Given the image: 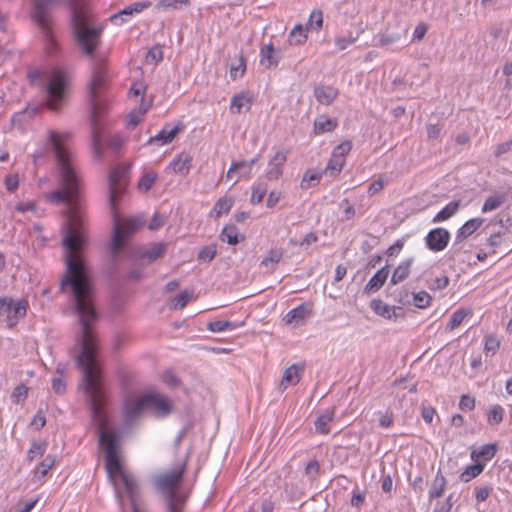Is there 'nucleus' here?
I'll list each match as a JSON object with an SVG mask.
<instances>
[{"mask_svg":"<svg viewBox=\"0 0 512 512\" xmlns=\"http://www.w3.org/2000/svg\"><path fill=\"white\" fill-rule=\"evenodd\" d=\"M66 270L60 282V291H70L81 326L78 342L80 353L75 357L76 365L83 373V385L89 397L91 414L97 423L99 444L105 451V466L111 478L118 475L125 487V495L131 512H148L144 505L136 479L125 472L118 455L119 434L108 426L104 413L105 394L101 387V367L97 360V338L93 324L97 312L93 301V286L86 263H65ZM115 494L122 512H128L123 494L115 487Z\"/></svg>","mask_w":512,"mask_h":512,"instance_id":"nucleus-1","label":"nucleus"},{"mask_svg":"<svg viewBox=\"0 0 512 512\" xmlns=\"http://www.w3.org/2000/svg\"><path fill=\"white\" fill-rule=\"evenodd\" d=\"M68 3L76 44L85 55L93 57L101 43L103 27L96 24L94 16L86 10L80 0H68Z\"/></svg>","mask_w":512,"mask_h":512,"instance_id":"nucleus-2","label":"nucleus"},{"mask_svg":"<svg viewBox=\"0 0 512 512\" xmlns=\"http://www.w3.org/2000/svg\"><path fill=\"white\" fill-rule=\"evenodd\" d=\"M105 66L98 63L94 66L92 79L89 83L88 97L91 105V129H92V149L96 157H100L101 148V116L105 113L106 106L96 97L99 90L105 85Z\"/></svg>","mask_w":512,"mask_h":512,"instance_id":"nucleus-3","label":"nucleus"},{"mask_svg":"<svg viewBox=\"0 0 512 512\" xmlns=\"http://www.w3.org/2000/svg\"><path fill=\"white\" fill-rule=\"evenodd\" d=\"M59 2L60 0H32L33 8L31 17L41 29L49 51L56 46L52 32L53 18L50 10Z\"/></svg>","mask_w":512,"mask_h":512,"instance_id":"nucleus-4","label":"nucleus"},{"mask_svg":"<svg viewBox=\"0 0 512 512\" xmlns=\"http://www.w3.org/2000/svg\"><path fill=\"white\" fill-rule=\"evenodd\" d=\"M186 463L183 462L174 467L171 471L159 474L154 477L155 487L167 496V506L172 503L185 501V497L176 493L175 488L182 480Z\"/></svg>","mask_w":512,"mask_h":512,"instance_id":"nucleus-5","label":"nucleus"},{"mask_svg":"<svg viewBox=\"0 0 512 512\" xmlns=\"http://www.w3.org/2000/svg\"><path fill=\"white\" fill-rule=\"evenodd\" d=\"M45 90L47 93V107L52 111H58L67 97L68 80L65 73L54 69L47 77Z\"/></svg>","mask_w":512,"mask_h":512,"instance_id":"nucleus-6","label":"nucleus"},{"mask_svg":"<svg viewBox=\"0 0 512 512\" xmlns=\"http://www.w3.org/2000/svg\"><path fill=\"white\" fill-rule=\"evenodd\" d=\"M114 220L115 225L111 242V253L113 256H116L125 246V237L137 231L144 224V220L140 217H133L121 222L116 214L114 215Z\"/></svg>","mask_w":512,"mask_h":512,"instance_id":"nucleus-7","label":"nucleus"},{"mask_svg":"<svg viewBox=\"0 0 512 512\" xmlns=\"http://www.w3.org/2000/svg\"><path fill=\"white\" fill-rule=\"evenodd\" d=\"M129 172V166L119 165L115 167L109 175V202L111 209L115 211L116 201L124 193V179Z\"/></svg>","mask_w":512,"mask_h":512,"instance_id":"nucleus-8","label":"nucleus"},{"mask_svg":"<svg viewBox=\"0 0 512 512\" xmlns=\"http://www.w3.org/2000/svg\"><path fill=\"white\" fill-rule=\"evenodd\" d=\"M146 409L147 408L144 400V395L137 398L126 399L123 408V417L125 425L127 427H132L133 425H135L142 416L144 410Z\"/></svg>","mask_w":512,"mask_h":512,"instance_id":"nucleus-9","label":"nucleus"},{"mask_svg":"<svg viewBox=\"0 0 512 512\" xmlns=\"http://www.w3.org/2000/svg\"><path fill=\"white\" fill-rule=\"evenodd\" d=\"M147 410H152L158 417H165L172 411L171 401L159 393L144 395Z\"/></svg>","mask_w":512,"mask_h":512,"instance_id":"nucleus-10","label":"nucleus"},{"mask_svg":"<svg viewBox=\"0 0 512 512\" xmlns=\"http://www.w3.org/2000/svg\"><path fill=\"white\" fill-rule=\"evenodd\" d=\"M450 240V233L445 228L432 229L426 236L427 247L434 252L444 250Z\"/></svg>","mask_w":512,"mask_h":512,"instance_id":"nucleus-11","label":"nucleus"},{"mask_svg":"<svg viewBox=\"0 0 512 512\" xmlns=\"http://www.w3.org/2000/svg\"><path fill=\"white\" fill-rule=\"evenodd\" d=\"M288 150H279L275 156L270 160V168L266 172V178L268 180H277L283 174V166L287 161Z\"/></svg>","mask_w":512,"mask_h":512,"instance_id":"nucleus-12","label":"nucleus"},{"mask_svg":"<svg viewBox=\"0 0 512 512\" xmlns=\"http://www.w3.org/2000/svg\"><path fill=\"white\" fill-rule=\"evenodd\" d=\"M314 96L322 105H330L338 96V90L332 86L318 85L314 88Z\"/></svg>","mask_w":512,"mask_h":512,"instance_id":"nucleus-13","label":"nucleus"},{"mask_svg":"<svg viewBox=\"0 0 512 512\" xmlns=\"http://www.w3.org/2000/svg\"><path fill=\"white\" fill-rule=\"evenodd\" d=\"M389 275L388 266H384L380 270L376 272L375 275L368 281L366 286L364 287L363 292L365 294H371L372 292L378 291L386 282Z\"/></svg>","mask_w":512,"mask_h":512,"instance_id":"nucleus-14","label":"nucleus"},{"mask_svg":"<svg viewBox=\"0 0 512 512\" xmlns=\"http://www.w3.org/2000/svg\"><path fill=\"white\" fill-rule=\"evenodd\" d=\"M182 129L183 125L181 123L172 128H170L169 125H166L157 135L148 140V144H153L155 142H161V144L169 143Z\"/></svg>","mask_w":512,"mask_h":512,"instance_id":"nucleus-15","label":"nucleus"},{"mask_svg":"<svg viewBox=\"0 0 512 512\" xmlns=\"http://www.w3.org/2000/svg\"><path fill=\"white\" fill-rule=\"evenodd\" d=\"M484 222L482 218H474L464 223L458 230L455 237V244L461 243L468 236L472 235Z\"/></svg>","mask_w":512,"mask_h":512,"instance_id":"nucleus-16","label":"nucleus"},{"mask_svg":"<svg viewBox=\"0 0 512 512\" xmlns=\"http://www.w3.org/2000/svg\"><path fill=\"white\" fill-rule=\"evenodd\" d=\"M166 251L165 243H155L150 248H143L137 252V257L147 259L149 263L161 257Z\"/></svg>","mask_w":512,"mask_h":512,"instance_id":"nucleus-17","label":"nucleus"},{"mask_svg":"<svg viewBox=\"0 0 512 512\" xmlns=\"http://www.w3.org/2000/svg\"><path fill=\"white\" fill-rule=\"evenodd\" d=\"M148 6H149L148 3H140V2L134 3L130 6L125 7L120 12L112 15L110 17V21L115 25H121L124 22V16H130V15H133L134 13H139L144 8H146Z\"/></svg>","mask_w":512,"mask_h":512,"instance_id":"nucleus-18","label":"nucleus"},{"mask_svg":"<svg viewBox=\"0 0 512 512\" xmlns=\"http://www.w3.org/2000/svg\"><path fill=\"white\" fill-rule=\"evenodd\" d=\"M497 451L496 444H486L482 446L479 450H472L470 457L475 462H486L492 459Z\"/></svg>","mask_w":512,"mask_h":512,"instance_id":"nucleus-19","label":"nucleus"},{"mask_svg":"<svg viewBox=\"0 0 512 512\" xmlns=\"http://www.w3.org/2000/svg\"><path fill=\"white\" fill-rule=\"evenodd\" d=\"M337 125L338 123L335 119H331L326 115H320L314 121V133L320 135L325 132H332Z\"/></svg>","mask_w":512,"mask_h":512,"instance_id":"nucleus-20","label":"nucleus"},{"mask_svg":"<svg viewBox=\"0 0 512 512\" xmlns=\"http://www.w3.org/2000/svg\"><path fill=\"white\" fill-rule=\"evenodd\" d=\"M28 303L26 300H19L12 306V313L9 314V318L7 319V326L9 328L14 327L20 318H23L26 315Z\"/></svg>","mask_w":512,"mask_h":512,"instance_id":"nucleus-21","label":"nucleus"},{"mask_svg":"<svg viewBox=\"0 0 512 512\" xmlns=\"http://www.w3.org/2000/svg\"><path fill=\"white\" fill-rule=\"evenodd\" d=\"M251 103L252 97L248 92L236 94L231 100L230 111L233 114H239L241 113L242 108L246 107L249 109Z\"/></svg>","mask_w":512,"mask_h":512,"instance_id":"nucleus-22","label":"nucleus"},{"mask_svg":"<svg viewBox=\"0 0 512 512\" xmlns=\"http://www.w3.org/2000/svg\"><path fill=\"white\" fill-rule=\"evenodd\" d=\"M299 370L300 368L295 364L285 369L280 382V388L282 391L285 390L289 385H295L300 381Z\"/></svg>","mask_w":512,"mask_h":512,"instance_id":"nucleus-23","label":"nucleus"},{"mask_svg":"<svg viewBox=\"0 0 512 512\" xmlns=\"http://www.w3.org/2000/svg\"><path fill=\"white\" fill-rule=\"evenodd\" d=\"M243 161L232 162L227 171L226 178L232 181V185L236 184L241 178H249L248 167L238 166Z\"/></svg>","mask_w":512,"mask_h":512,"instance_id":"nucleus-24","label":"nucleus"},{"mask_svg":"<svg viewBox=\"0 0 512 512\" xmlns=\"http://www.w3.org/2000/svg\"><path fill=\"white\" fill-rule=\"evenodd\" d=\"M334 409H327L319 415L315 421V429L321 434H328L330 432L328 424L334 419Z\"/></svg>","mask_w":512,"mask_h":512,"instance_id":"nucleus-25","label":"nucleus"},{"mask_svg":"<svg viewBox=\"0 0 512 512\" xmlns=\"http://www.w3.org/2000/svg\"><path fill=\"white\" fill-rule=\"evenodd\" d=\"M221 239L226 241L230 245H236L245 239L244 235L241 234L236 226L230 225L225 226L221 232Z\"/></svg>","mask_w":512,"mask_h":512,"instance_id":"nucleus-26","label":"nucleus"},{"mask_svg":"<svg viewBox=\"0 0 512 512\" xmlns=\"http://www.w3.org/2000/svg\"><path fill=\"white\" fill-rule=\"evenodd\" d=\"M460 207V200L451 201L442 210H440L433 218L434 223H439L451 218Z\"/></svg>","mask_w":512,"mask_h":512,"instance_id":"nucleus-27","label":"nucleus"},{"mask_svg":"<svg viewBox=\"0 0 512 512\" xmlns=\"http://www.w3.org/2000/svg\"><path fill=\"white\" fill-rule=\"evenodd\" d=\"M413 259L409 258L406 261L402 262L393 272L391 277L392 284H398L405 280L410 274V268L412 265Z\"/></svg>","mask_w":512,"mask_h":512,"instance_id":"nucleus-28","label":"nucleus"},{"mask_svg":"<svg viewBox=\"0 0 512 512\" xmlns=\"http://www.w3.org/2000/svg\"><path fill=\"white\" fill-rule=\"evenodd\" d=\"M484 462H476L475 464L469 465L459 476L460 480L464 483L471 481L482 473L484 470Z\"/></svg>","mask_w":512,"mask_h":512,"instance_id":"nucleus-29","label":"nucleus"},{"mask_svg":"<svg viewBox=\"0 0 512 512\" xmlns=\"http://www.w3.org/2000/svg\"><path fill=\"white\" fill-rule=\"evenodd\" d=\"M192 158L189 155H179L173 162L171 166L176 173H180L186 175L191 167Z\"/></svg>","mask_w":512,"mask_h":512,"instance_id":"nucleus-30","label":"nucleus"},{"mask_svg":"<svg viewBox=\"0 0 512 512\" xmlns=\"http://www.w3.org/2000/svg\"><path fill=\"white\" fill-rule=\"evenodd\" d=\"M233 203L234 200L232 197L219 198L211 211V215L214 214L216 218H219L222 214L228 213L230 211Z\"/></svg>","mask_w":512,"mask_h":512,"instance_id":"nucleus-31","label":"nucleus"},{"mask_svg":"<svg viewBox=\"0 0 512 512\" xmlns=\"http://www.w3.org/2000/svg\"><path fill=\"white\" fill-rule=\"evenodd\" d=\"M260 62L265 67L269 68L272 65H277V59L274 56V47L272 44L265 45L260 51Z\"/></svg>","mask_w":512,"mask_h":512,"instance_id":"nucleus-32","label":"nucleus"},{"mask_svg":"<svg viewBox=\"0 0 512 512\" xmlns=\"http://www.w3.org/2000/svg\"><path fill=\"white\" fill-rule=\"evenodd\" d=\"M309 313V311L307 310V308L305 307V305H299L298 307L292 309L291 311H289L286 316H285V320H286V323L287 324H298L300 321H302L306 316L307 314Z\"/></svg>","mask_w":512,"mask_h":512,"instance_id":"nucleus-33","label":"nucleus"},{"mask_svg":"<svg viewBox=\"0 0 512 512\" xmlns=\"http://www.w3.org/2000/svg\"><path fill=\"white\" fill-rule=\"evenodd\" d=\"M446 483V478L438 472L429 491L430 498H440L444 493Z\"/></svg>","mask_w":512,"mask_h":512,"instance_id":"nucleus-34","label":"nucleus"},{"mask_svg":"<svg viewBox=\"0 0 512 512\" xmlns=\"http://www.w3.org/2000/svg\"><path fill=\"white\" fill-rule=\"evenodd\" d=\"M192 296L193 292L187 290L180 292L173 298L171 308L175 310L183 309L188 303V301L192 298Z\"/></svg>","mask_w":512,"mask_h":512,"instance_id":"nucleus-35","label":"nucleus"},{"mask_svg":"<svg viewBox=\"0 0 512 512\" xmlns=\"http://www.w3.org/2000/svg\"><path fill=\"white\" fill-rule=\"evenodd\" d=\"M504 201H505V197L502 195L489 196L485 200V202L482 206V212L485 213V212L496 210L504 203Z\"/></svg>","mask_w":512,"mask_h":512,"instance_id":"nucleus-36","label":"nucleus"},{"mask_svg":"<svg viewBox=\"0 0 512 512\" xmlns=\"http://www.w3.org/2000/svg\"><path fill=\"white\" fill-rule=\"evenodd\" d=\"M307 39L305 29L302 25H296L289 35V42L293 45L302 44Z\"/></svg>","mask_w":512,"mask_h":512,"instance_id":"nucleus-37","label":"nucleus"},{"mask_svg":"<svg viewBox=\"0 0 512 512\" xmlns=\"http://www.w3.org/2000/svg\"><path fill=\"white\" fill-rule=\"evenodd\" d=\"M469 314V311L465 310V309H458L456 310L452 315H451V318H450V321L449 323L447 324V327L446 329L447 330H454L455 328H457L458 326L461 325V323L463 322V320L465 319V317Z\"/></svg>","mask_w":512,"mask_h":512,"instance_id":"nucleus-38","label":"nucleus"},{"mask_svg":"<svg viewBox=\"0 0 512 512\" xmlns=\"http://www.w3.org/2000/svg\"><path fill=\"white\" fill-rule=\"evenodd\" d=\"M344 164L345 158L332 155V158L326 166L325 172L330 173L332 176L336 175L342 170Z\"/></svg>","mask_w":512,"mask_h":512,"instance_id":"nucleus-39","label":"nucleus"},{"mask_svg":"<svg viewBox=\"0 0 512 512\" xmlns=\"http://www.w3.org/2000/svg\"><path fill=\"white\" fill-rule=\"evenodd\" d=\"M190 5V0H160L157 4L159 9L167 10V9H181L183 7H188Z\"/></svg>","mask_w":512,"mask_h":512,"instance_id":"nucleus-40","label":"nucleus"},{"mask_svg":"<svg viewBox=\"0 0 512 512\" xmlns=\"http://www.w3.org/2000/svg\"><path fill=\"white\" fill-rule=\"evenodd\" d=\"M371 309L378 315L391 319V308L385 304L382 300L374 299L371 301Z\"/></svg>","mask_w":512,"mask_h":512,"instance_id":"nucleus-41","label":"nucleus"},{"mask_svg":"<svg viewBox=\"0 0 512 512\" xmlns=\"http://www.w3.org/2000/svg\"><path fill=\"white\" fill-rule=\"evenodd\" d=\"M283 257V250L282 249H271L267 256L263 258L261 261V265L269 268L270 264L274 265L277 264Z\"/></svg>","mask_w":512,"mask_h":512,"instance_id":"nucleus-42","label":"nucleus"},{"mask_svg":"<svg viewBox=\"0 0 512 512\" xmlns=\"http://www.w3.org/2000/svg\"><path fill=\"white\" fill-rule=\"evenodd\" d=\"M320 177L321 174L314 173L312 171H307L301 180L300 187L302 189H309L318 184Z\"/></svg>","mask_w":512,"mask_h":512,"instance_id":"nucleus-43","label":"nucleus"},{"mask_svg":"<svg viewBox=\"0 0 512 512\" xmlns=\"http://www.w3.org/2000/svg\"><path fill=\"white\" fill-rule=\"evenodd\" d=\"M217 253L216 244H210L202 247L198 252V260L209 262L211 261Z\"/></svg>","mask_w":512,"mask_h":512,"instance_id":"nucleus-44","label":"nucleus"},{"mask_svg":"<svg viewBox=\"0 0 512 512\" xmlns=\"http://www.w3.org/2000/svg\"><path fill=\"white\" fill-rule=\"evenodd\" d=\"M55 460L52 456H47L35 471V477L41 479L47 475L49 470L53 467Z\"/></svg>","mask_w":512,"mask_h":512,"instance_id":"nucleus-45","label":"nucleus"},{"mask_svg":"<svg viewBox=\"0 0 512 512\" xmlns=\"http://www.w3.org/2000/svg\"><path fill=\"white\" fill-rule=\"evenodd\" d=\"M432 297L426 291H420L413 296L414 305L417 308H426L430 305Z\"/></svg>","mask_w":512,"mask_h":512,"instance_id":"nucleus-46","label":"nucleus"},{"mask_svg":"<svg viewBox=\"0 0 512 512\" xmlns=\"http://www.w3.org/2000/svg\"><path fill=\"white\" fill-rule=\"evenodd\" d=\"M156 178H157V174L155 172H147V173H145L141 177V179H140V181L138 183L139 189L143 190L145 192L148 191L152 187V185L155 182Z\"/></svg>","mask_w":512,"mask_h":512,"instance_id":"nucleus-47","label":"nucleus"},{"mask_svg":"<svg viewBox=\"0 0 512 512\" xmlns=\"http://www.w3.org/2000/svg\"><path fill=\"white\" fill-rule=\"evenodd\" d=\"M500 341L499 339L494 335H488L485 338V345H484V351L486 354L491 353L494 355L497 350L499 349Z\"/></svg>","mask_w":512,"mask_h":512,"instance_id":"nucleus-48","label":"nucleus"},{"mask_svg":"<svg viewBox=\"0 0 512 512\" xmlns=\"http://www.w3.org/2000/svg\"><path fill=\"white\" fill-rule=\"evenodd\" d=\"M504 410L501 406H494L488 414V423L491 425H498L503 420Z\"/></svg>","mask_w":512,"mask_h":512,"instance_id":"nucleus-49","label":"nucleus"},{"mask_svg":"<svg viewBox=\"0 0 512 512\" xmlns=\"http://www.w3.org/2000/svg\"><path fill=\"white\" fill-rule=\"evenodd\" d=\"M323 24V14L321 10H313L310 14L308 27L314 30H319Z\"/></svg>","mask_w":512,"mask_h":512,"instance_id":"nucleus-50","label":"nucleus"},{"mask_svg":"<svg viewBox=\"0 0 512 512\" xmlns=\"http://www.w3.org/2000/svg\"><path fill=\"white\" fill-rule=\"evenodd\" d=\"M28 395V387L21 384L14 388L11 399L14 403H20L23 402Z\"/></svg>","mask_w":512,"mask_h":512,"instance_id":"nucleus-51","label":"nucleus"},{"mask_svg":"<svg viewBox=\"0 0 512 512\" xmlns=\"http://www.w3.org/2000/svg\"><path fill=\"white\" fill-rule=\"evenodd\" d=\"M233 327L232 323L227 320H216L207 324V329L212 332H222Z\"/></svg>","mask_w":512,"mask_h":512,"instance_id":"nucleus-52","label":"nucleus"},{"mask_svg":"<svg viewBox=\"0 0 512 512\" xmlns=\"http://www.w3.org/2000/svg\"><path fill=\"white\" fill-rule=\"evenodd\" d=\"M267 193V188L264 185H257L254 186L252 189V195H251V203L252 204H258L263 201V198L265 197Z\"/></svg>","mask_w":512,"mask_h":512,"instance_id":"nucleus-53","label":"nucleus"},{"mask_svg":"<svg viewBox=\"0 0 512 512\" xmlns=\"http://www.w3.org/2000/svg\"><path fill=\"white\" fill-rule=\"evenodd\" d=\"M45 443L34 442L31 445L30 450L28 451L29 460H33L36 456H42L45 452Z\"/></svg>","mask_w":512,"mask_h":512,"instance_id":"nucleus-54","label":"nucleus"},{"mask_svg":"<svg viewBox=\"0 0 512 512\" xmlns=\"http://www.w3.org/2000/svg\"><path fill=\"white\" fill-rule=\"evenodd\" d=\"M352 149L351 141H344L337 145L333 150V156H339L345 158V155Z\"/></svg>","mask_w":512,"mask_h":512,"instance_id":"nucleus-55","label":"nucleus"},{"mask_svg":"<svg viewBox=\"0 0 512 512\" xmlns=\"http://www.w3.org/2000/svg\"><path fill=\"white\" fill-rule=\"evenodd\" d=\"M14 302L9 297H1L0 298V315H6L7 319L9 318V314L12 313V306Z\"/></svg>","mask_w":512,"mask_h":512,"instance_id":"nucleus-56","label":"nucleus"},{"mask_svg":"<svg viewBox=\"0 0 512 512\" xmlns=\"http://www.w3.org/2000/svg\"><path fill=\"white\" fill-rule=\"evenodd\" d=\"M5 187L9 192H14L19 186V175L10 174L5 177Z\"/></svg>","mask_w":512,"mask_h":512,"instance_id":"nucleus-57","label":"nucleus"},{"mask_svg":"<svg viewBox=\"0 0 512 512\" xmlns=\"http://www.w3.org/2000/svg\"><path fill=\"white\" fill-rule=\"evenodd\" d=\"M511 151H512V139L496 145L495 150H494V156L496 158H499L502 155L507 154Z\"/></svg>","mask_w":512,"mask_h":512,"instance_id":"nucleus-58","label":"nucleus"},{"mask_svg":"<svg viewBox=\"0 0 512 512\" xmlns=\"http://www.w3.org/2000/svg\"><path fill=\"white\" fill-rule=\"evenodd\" d=\"M245 68H246L245 59L243 56H241L239 59V64L237 66H232L230 68L231 78L236 79V78L242 76L245 72Z\"/></svg>","mask_w":512,"mask_h":512,"instance_id":"nucleus-59","label":"nucleus"},{"mask_svg":"<svg viewBox=\"0 0 512 512\" xmlns=\"http://www.w3.org/2000/svg\"><path fill=\"white\" fill-rule=\"evenodd\" d=\"M449 278L446 275H442L440 277H437L433 280L432 284L430 285L431 290H443L449 285Z\"/></svg>","mask_w":512,"mask_h":512,"instance_id":"nucleus-60","label":"nucleus"},{"mask_svg":"<svg viewBox=\"0 0 512 512\" xmlns=\"http://www.w3.org/2000/svg\"><path fill=\"white\" fill-rule=\"evenodd\" d=\"M319 470H320L319 462L317 460H311L305 468V473L311 479H315L317 477V475L319 474Z\"/></svg>","mask_w":512,"mask_h":512,"instance_id":"nucleus-61","label":"nucleus"},{"mask_svg":"<svg viewBox=\"0 0 512 512\" xmlns=\"http://www.w3.org/2000/svg\"><path fill=\"white\" fill-rule=\"evenodd\" d=\"M459 407L462 410H473L475 407V398L470 395H462L459 402Z\"/></svg>","mask_w":512,"mask_h":512,"instance_id":"nucleus-62","label":"nucleus"},{"mask_svg":"<svg viewBox=\"0 0 512 512\" xmlns=\"http://www.w3.org/2000/svg\"><path fill=\"white\" fill-rule=\"evenodd\" d=\"M52 389L58 395L64 394L66 391V383H65L64 379L61 377L53 378Z\"/></svg>","mask_w":512,"mask_h":512,"instance_id":"nucleus-63","label":"nucleus"},{"mask_svg":"<svg viewBox=\"0 0 512 512\" xmlns=\"http://www.w3.org/2000/svg\"><path fill=\"white\" fill-rule=\"evenodd\" d=\"M365 501V493L356 489L353 491V495L351 498V505L356 508H360Z\"/></svg>","mask_w":512,"mask_h":512,"instance_id":"nucleus-64","label":"nucleus"}]
</instances>
